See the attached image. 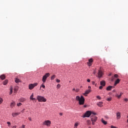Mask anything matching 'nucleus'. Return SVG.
<instances>
[{
    "instance_id": "22",
    "label": "nucleus",
    "mask_w": 128,
    "mask_h": 128,
    "mask_svg": "<svg viewBox=\"0 0 128 128\" xmlns=\"http://www.w3.org/2000/svg\"><path fill=\"white\" fill-rule=\"evenodd\" d=\"M0 78H1V80H4L6 78V76H4V74L1 75L0 76Z\"/></svg>"
},
{
    "instance_id": "8",
    "label": "nucleus",
    "mask_w": 128,
    "mask_h": 128,
    "mask_svg": "<svg viewBox=\"0 0 128 128\" xmlns=\"http://www.w3.org/2000/svg\"><path fill=\"white\" fill-rule=\"evenodd\" d=\"M98 77L99 78H102V74H104V73L102 72V70H98Z\"/></svg>"
},
{
    "instance_id": "39",
    "label": "nucleus",
    "mask_w": 128,
    "mask_h": 128,
    "mask_svg": "<svg viewBox=\"0 0 128 128\" xmlns=\"http://www.w3.org/2000/svg\"><path fill=\"white\" fill-rule=\"evenodd\" d=\"M100 90H102V86H100L99 87Z\"/></svg>"
},
{
    "instance_id": "9",
    "label": "nucleus",
    "mask_w": 128,
    "mask_h": 128,
    "mask_svg": "<svg viewBox=\"0 0 128 128\" xmlns=\"http://www.w3.org/2000/svg\"><path fill=\"white\" fill-rule=\"evenodd\" d=\"M94 62V60H92V58H90L88 60V62H87V64L88 66H92V62Z\"/></svg>"
},
{
    "instance_id": "48",
    "label": "nucleus",
    "mask_w": 128,
    "mask_h": 128,
    "mask_svg": "<svg viewBox=\"0 0 128 128\" xmlns=\"http://www.w3.org/2000/svg\"><path fill=\"white\" fill-rule=\"evenodd\" d=\"M72 90H76V88H73V89H72Z\"/></svg>"
},
{
    "instance_id": "43",
    "label": "nucleus",
    "mask_w": 128,
    "mask_h": 128,
    "mask_svg": "<svg viewBox=\"0 0 128 128\" xmlns=\"http://www.w3.org/2000/svg\"><path fill=\"white\" fill-rule=\"evenodd\" d=\"M7 124L8 126H10V122H7Z\"/></svg>"
},
{
    "instance_id": "29",
    "label": "nucleus",
    "mask_w": 128,
    "mask_h": 128,
    "mask_svg": "<svg viewBox=\"0 0 128 128\" xmlns=\"http://www.w3.org/2000/svg\"><path fill=\"white\" fill-rule=\"evenodd\" d=\"M86 122H87V124H88V125L90 124H91L90 120H88L86 121Z\"/></svg>"
},
{
    "instance_id": "32",
    "label": "nucleus",
    "mask_w": 128,
    "mask_h": 128,
    "mask_svg": "<svg viewBox=\"0 0 128 128\" xmlns=\"http://www.w3.org/2000/svg\"><path fill=\"white\" fill-rule=\"evenodd\" d=\"M22 105V104L20 103V102H19V103H18L17 104V106H21Z\"/></svg>"
},
{
    "instance_id": "21",
    "label": "nucleus",
    "mask_w": 128,
    "mask_h": 128,
    "mask_svg": "<svg viewBox=\"0 0 128 128\" xmlns=\"http://www.w3.org/2000/svg\"><path fill=\"white\" fill-rule=\"evenodd\" d=\"M97 106H100V108H102V102H100L98 103L97 104Z\"/></svg>"
},
{
    "instance_id": "18",
    "label": "nucleus",
    "mask_w": 128,
    "mask_h": 128,
    "mask_svg": "<svg viewBox=\"0 0 128 128\" xmlns=\"http://www.w3.org/2000/svg\"><path fill=\"white\" fill-rule=\"evenodd\" d=\"M20 102H26V98H22L19 100Z\"/></svg>"
},
{
    "instance_id": "25",
    "label": "nucleus",
    "mask_w": 128,
    "mask_h": 128,
    "mask_svg": "<svg viewBox=\"0 0 128 128\" xmlns=\"http://www.w3.org/2000/svg\"><path fill=\"white\" fill-rule=\"evenodd\" d=\"M122 96V93L121 92L120 95H116V96H117L118 98H120V96Z\"/></svg>"
},
{
    "instance_id": "5",
    "label": "nucleus",
    "mask_w": 128,
    "mask_h": 128,
    "mask_svg": "<svg viewBox=\"0 0 128 128\" xmlns=\"http://www.w3.org/2000/svg\"><path fill=\"white\" fill-rule=\"evenodd\" d=\"M92 115V112L91 111H87L84 115L82 116V118H90Z\"/></svg>"
},
{
    "instance_id": "33",
    "label": "nucleus",
    "mask_w": 128,
    "mask_h": 128,
    "mask_svg": "<svg viewBox=\"0 0 128 128\" xmlns=\"http://www.w3.org/2000/svg\"><path fill=\"white\" fill-rule=\"evenodd\" d=\"M56 88H60V84H58L56 86Z\"/></svg>"
},
{
    "instance_id": "6",
    "label": "nucleus",
    "mask_w": 128,
    "mask_h": 128,
    "mask_svg": "<svg viewBox=\"0 0 128 128\" xmlns=\"http://www.w3.org/2000/svg\"><path fill=\"white\" fill-rule=\"evenodd\" d=\"M52 122L50 120H46L43 122V126H50Z\"/></svg>"
},
{
    "instance_id": "4",
    "label": "nucleus",
    "mask_w": 128,
    "mask_h": 128,
    "mask_svg": "<svg viewBox=\"0 0 128 128\" xmlns=\"http://www.w3.org/2000/svg\"><path fill=\"white\" fill-rule=\"evenodd\" d=\"M38 84V83L35 82L34 84H31L28 85V88L30 90H33L36 86H37Z\"/></svg>"
},
{
    "instance_id": "7",
    "label": "nucleus",
    "mask_w": 128,
    "mask_h": 128,
    "mask_svg": "<svg viewBox=\"0 0 128 128\" xmlns=\"http://www.w3.org/2000/svg\"><path fill=\"white\" fill-rule=\"evenodd\" d=\"M98 120V117L96 116H91V121L92 122V126H94V122Z\"/></svg>"
},
{
    "instance_id": "52",
    "label": "nucleus",
    "mask_w": 128,
    "mask_h": 128,
    "mask_svg": "<svg viewBox=\"0 0 128 128\" xmlns=\"http://www.w3.org/2000/svg\"><path fill=\"white\" fill-rule=\"evenodd\" d=\"M113 92H116V90H114Z\"/></svg>"
},
{
    "instance_id": "15",
    "label": "nucleus",
    "mask_w": 128,
    "mask_h": 128,
    "mask_svg": "<svg viewBox=\"0 0 128 128\" xmlns=\"http://www.w3.org/2000/svg\"><path fill=\"white\" fill-rule=\"evenodd\" d=\"M100 85L102 86H106V82L104 80H102L100 82Z\"/></svg>"
},
{
    "instance_id": "31",
    "label": "nucleus",
    "mask_w": 128,
    "mask_h": 128,
    "mask_svg": "<svg viewBox=\"0 0 128 128\" xmlns=\"http://www.w3.org/2000/svg\"><path fill=\"white\" fill-rule=\"evenodd\" d=\"M114 78H118V74H115L114 75Z\"/></svg>"
},
{
    "instance_id": "40",
    "label": "nucleus",
    "mask_w": 128,
    "mask_h": 128,
    "mask_svg": "<svg viewBox=\"0 0 128 128\" xmlns=\"http://www.w3.org/2000/svg\"><path fill=\"white\" fill-rule=\"evenodd\" d=\"M87 82H90V80L88 79Z\"/></svg>"
},
{
    "instance_id": "30",
    "label": "nucleus",
    "mask_w": 128,
    "mask_h": 128,
    "mask_svg": "<svg viewBox=\"0 0 128 128\" xmlns=\"http://www.w3.org/2000/svg\"><path fill=\"white\" fill-rule=\"evenodd\" d=\"M108 102H110L112 100V97H110V98H108L106 100Z\"/></svg>"
},
{
    "instance_id": "20",
    "label": "nucleus",
    "mask_w": 128,
    "mask_h": 128,
    "mask_svg": "<svg viewBox=\"0 0 128 128\" xmlns=\"http://www.w3.org/2000/svg\"><path fill=\"white\" fill-rule=\"evenodd\" d=\"M102 122L104 124H108V122L104 120V118H102L101 120Z\"/></svg>"
},
{
    "instance_id": "36",
    "label": "nucleus",
    "mask_w": 128,
    "mask_h": 128,
    "mask_svg": "<svg viewBox=\"0 0 128 128\" xmlns=\"http://www.w3.org/2000/svg\"><path fill=\"white\" fill-rule=\"evenodd\" d=\"M56 82H60V80H58V79H56Z\"/></svg>"
},
{
    "instance_id": "11",
    "label": "nucleus",
    "mask_w": 128,
    "mask_h": 128,
    "mask_svg": "<svg viewBox=\"0 0 128 128\" xmlns=\"http://www.w3.org/2000/svg\"><path fill=\"white\" fill-rule=\"evenodd\" d=\"M90 92V90H86L84 93L83 94L84 96H88V94Z\"/></svg>"
},
{
    "instance_id": "51",
    "label": "nucleus",
    "mask_w": 128,
    "mask_h": 128,
    "mask_svg": "<svg viewBox=\"0 0 128 128\" xmlns=\"http://www.w3.org/2000/svg\"><path fill=\"white\" fill-rule=\"evenodd\" d=\"M94 74H96V72H94Z\"/></svg>"
},
{
    "instance_id": "49",
    "label": "nucleus",
    "mask_w": 128,
    "mask_h": 128,
    "mask_svg": "<svg viewBox=\"0 0 128 128\" xmlns=\"http://www.w3.org/2000/svg\"><path fill=\"white\" fill-rule=\"evenodd\" d=\"M84 108H86V105H84Z\"/></svg>"
},
{
    "instance_id": "37",
    "label": "nucleus",
    "mask_w": 128,
    "mask_h": 128,
    "mask_svg": "<svg viewBox=\"0 0 128 128\" xmlns=\"http://www.w3.org/2000/svg\"><path fill=\"white\" fill-rule=\"evenodd\" d=\"M96 98L98 99V100H100V96H96Z\"/></svg>"
},
{
    "instance_id": "3",
    "label": "nucleus",
    "mask_w": 128,
    "mask_h": 128,
    "mask_svg": "<svg viewBox=\"0 0 128 128\" xmlns=\"http://www.w3.org/2000/svg\"><path fill=\"white\" fill-rule=\"evenodd\" d=\"M50 76V73L48 72V73H46L43 76L42 78V82L43 84H44L46 82V79L48 78V76Z\"/></svg>"
},
{
    "instance_id": "45",
    "label": "nucleus",
    "mask_w": 128,
    "mask_h": 128,
    "mask_svg": "<svg viewBox=\"0 0 128 128\" xmlns=\"http://www.w3.org/2000/svg\"><path fill=\"white\" fill-rule=\"evenodd\" d=\"M95 84H96V82H92V84L94 85Z\"/></svg>"
},
{
    "instance_id": "38",
    "label": "nucleus",
    "mask_w": 128,
    "mask_h": 128,
    "mask_svg": "<svg viewBox=\"0 0 128 128\" xmlns=\"http://www.w3.org/2000/svg\"><path fill=\"white\" fill-rule=\"evenodd\" d=\"M92 114H94V116H96V113H95L94 112H92Z\"/></svg>"
},
{
    "instance_id": "17",
    "label": "nucleus",
    "mask_w": 128,
    "mask_h": 128,
    "mask_svg": "<svg viewBox=\"0 0 128 128\" xmlns=\"http://www.w3.org/2000/svg\"><path fill=\"white\" fill-rule=\"evenodd\" d=\"M14 82L16 84H18L19 82H22L20 79L16 78H15Z\"/></svg>"
},
{
    "instance_id": "2",
    "label": "nucleus",
    "mask_w": 128,
    "mask_h": 128,
    "mask_svg": "<svg viewBox=\"0 0 128 128\" xmlns=\"http://www.w3.org/2000/svg\"><path fill=\"white\" fill-rule=\"evenodd\" d=\"M36 98L38 102H46V98L42 96H37Z\"/></svg>"
},
{
    "instance_id": "28",
    "label": "nucleus",
    "mask_w": 128,
    "mask_h": 128,
    "mask_svg": "<svg viewBox=\"0 0 128 128\" xmlns=\"http://www.w3.org/2000/svg\"><path fill=\"white\" fill-rule=\"evenodd\" d=\"M56 78V75H52V76L51 77V80H54Z\"/></svg>"
},
{
    "instance_id": "10",
    "label": "nucleus",
    "mask_w": 128,
    "mask_h": 128,
    "mask_svg": "<svg viewBox=\"0 0 128 128\" xmlns=\"http://www.w3.org/2000/svg\"><path fill=\"white\" fill-rule=\"evenodd\" d=\"M19 114H20V112H13L12 113V116L13 118H16V116H18Z\"/></svg>"
},
{
    "instance_id": "23",
    "label": "nucleus",
    "mask_w": 128,
    "mask_h": 128,
    "mask_svg": "<svg viewBox=\"0 0 128 128\" xmlns=\"http://www.w3.org/2000/svg\"><path fill=\"white\" fill-rule=\"evenodd\" d=\"M18 86H16L14 88V92H18Z\"/></svg>"
},
{
    "instance_id": "13",
    "label": "nucleus",
    "mask_w": 128,
    "mask_h": 128,
    "mask_svg": "<svg viewBox=\"0 0 128 128\" xmlns=\"http://www.w3.org/2000/svg\"><path fill=\"white\" fill-rule=\"evenodd\" d=\"M116 118L117 120H120V112H118L116 114Z\"/></svg>"
},
{
    "instance_id": "34",
    "label": "nucleus",
    "mask_w": 128,
    "mask_h": 128,
    "mask_svg": "<svg viewBox=\"0 0 128 128\" xmlns=\"http://www.w3.org/2000/svg\"><path fill=\"white\" fill-rule=\"evenodd\" d=\"M46 88V86L42 84V86H40V88Z\"/></svg>"
},
{
    "instance_id": "35",
    "label": "nucleus",
    "mask_w": 128,
    "mask_h": 128,
    "mask_svg": "<svg viewBox=\"0 0 128 128\" xmlns=\"http://www.w3.org/2000/svg\"><path fill=\"white\" fill-rule=\"evenodd\" d=\"M3 100L2 98H0V104L2 103Z\"/></svg>"
},
{
    "instance_id": "46",
    "label": "nucleus",
    "mask_w": 128,
    "mask_h": 128,
    "mask_svg": "<svg viewBox=\"0 0 128 128\" xmlns=\"http://www.w3.org/2000/svg\"><path fill=\"white\" fill-rule=\"evenodd\" d=\"M88 88L89 90H90V88H91L90 86H88Z\"/></svg>"
},
{
    "instance_id": "19",
    "label": "nucleus",
    "mask_w": 128,
    "mask_h": 128,
    "mask_svg": "<svg viewBox=\"0 0 128 128\" xmlns=\"http://www.w3.org/2000/svg\"><path fill=\"white\" fill-rule=\"evenodd\" d=\"M112 88H114V86H108L106 88V90H112Z\"/></svg>"
},
{
    "instance_id": "44",
    "label": "nucleus",
    "mask_w": 128,
    "mask_h": 128,
    "mask_svg": "<svg viewBox=\"0 0 128 128\" xmlns=\"http://www.w3.org/2000/svg\"><path fill=\"white\" fill-rule=\"evenodd\" d=\"M28 118L29 120L32 121V118L29 117Z\"/></svg>"
},
{
    "instance_id": "41",
    "label": "nucleus",
    "mask_w": 128,
    "mask_h": 128,
    "mask_svg": "<svg viewBox=\"0 0 128 128\" xmlns=\"http://www.w3.org/2000/svg\"><path fill=\"white\" fill-rule=\"evenodd\" d=\"M124 102H128V98H126L124 99Z\"/></svg>"
},
{
    "instance_id": "16",
    "label": "nucleus",
    "mask_w": 128,
    "mask_h": 128,
    "mask_svg": "<svg viewBox=\"0 0 128 128\" xmlns=\"http://www.w3.org/2000/svg\"><path fill=\"white\" fill-rule=\"evenodd\" d=\"M30 100H36V98H34V93L30 96Z\"/></svg>"
},
{
    "instance_id": "47",
    "label": "nucleus",
    "mask_w": 128,
    "mask_h": 128,
    "mask_svg": "<svg viewBox=\"0 0 128 128\" xmlns=\"http://www.w3.org/2000/svg\"><path fill=\"white\" fill-rule=\"evenodd\" d=\"M60 116H62V113H60Z\"/></svg>"
},
{
    "instance_id": "14",
    "label": "nucleus",
    "mask_w": 128,
    "mask_h": 128,
    "mask_svg": "<svg viewBox=\"0 0 128 128\" xmlns=\"http://www.w3.org/2000/svg\"><path fill=\"white\" fill-rule=\"evenodd\" d=\"M120 80L118 78L114 82V86H116V84H120Z\"/></svg>"
},
{
    "instance_id": "12",
    "label": "nucleus",
    "mask_w": 128,
    "mask_h": 128,
    "mask_svg": "<svg viewBox=\"0 0 128 128\" xmlns=\"http://www.w3.org/2000/svg\"><path fill=\"white\" fill-rule=\"evenodd\" d=\"M15 106H16V102H11L10 106L11 108H12Z\"/></svg>"
},
{
    "instance_id": "27",
    "label": "nucleus",
    "mask_w": 128,
    "mask_h": 128,
    "mask_svg": "<svg viewBox=\"0 0 128 128\" xmlns=\"http://www.w3.org/2000/svg\"><path fill=\"white\" fill-rule=\"evenodd\" d=\"M12 94V87H10V92L9 93V94Z\"/></svg>"
},
{
    "instance_id": "26",
    "label": "nucleus",
    "mask_w": 128,
    "mask_h": 128,
    "mask_svg": "<svg viewBox=\"0 0 128 128\" xmlns=\"http://www.w3.org/2000/svg\"><path fill=\"white\" fill-rule=\"evenodd\" d=\"M78 122L75 123L74 125V128H78Z\"/></svg>"
},
{
    "instance_id": "1",
    "label": "nucleus",
    "mask_w": 128,
    "mask_h": 128,
    "mask_svg": "<svg viewBox=\"0 0 128 128\" xmlns=\"http://www.w3.org/2000/svg\"><path fill=\"white\" fill-rule=\"evenodd\" d=\"M76 100L79 102V104H84V96H76Z\"/></svg>"
},
{
    "instance_id": "42",
    "label": "nucleus",
    "mask_w": 128,
    "mask_h": 128,
    "mask_svg": "<svg viewBox=\"0 0 128 128\" xmlns=\"http://www.w3.org/2000/svg\"><path fill=\"white\" fill-rule=\"evenodd\" d=\"M26 126H24V125H22V128H24V127Z\"/></svg>"
},
{
    "instance_id": "24",
    "label": "nucleus",
    "mask_w": 128,
    "mask_h": 128,
    "mask_svg": "<svg viewBox=\"0 0 128 128\" xmlns=\"http://www.w3.org/2000/svg\"><path fill=\"white\" fill-rule=\"evenodd\" d=\"M8 80H5L4 82H3V84L4 86H6V84H8Z\"/></svg>"
},
{
    "instance_id": "53",
    "label": "nucleus",
    "mask_w": 128,
    "mask_h": 128,
    "mask_svg": "<svg viewBox=\"0 0 128 128\" xmlns=\"http://www.w3.org/2000/svg\"><path fill=\"white\" fill-rule=\"evenodd\" d=\"M76 92H78V90H76Z\"/></svg>"
},
{
    "instance_id": "50",
    "label": "nucleus",
    "mask_w": 128,
    "mask_h": 128,
    "mask_svg": "<svg viewBox=\"0 0 128 128\" xmlns=\"http://www.w3.org/2000/svg\"><path fill=\"white\" fill-rule=\"evenodd\" d=\"M13 128H16V126H13Z\"/></svg>"
}]
</instances>
